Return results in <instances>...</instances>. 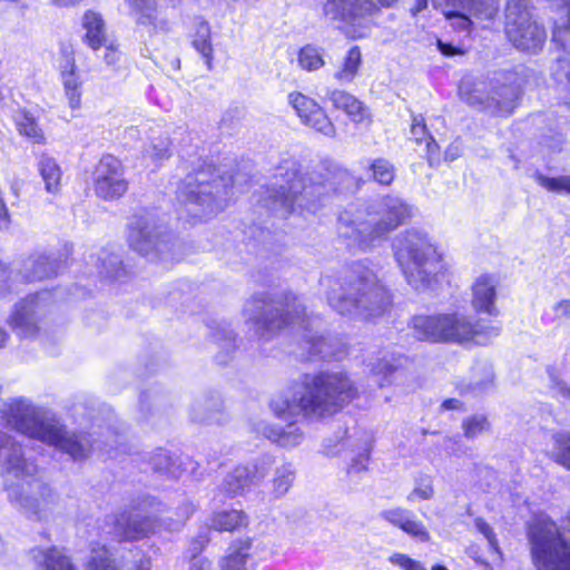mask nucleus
<instances>
[{
	"instance_id": "1",
	"label": "nucleus",
	"mask_w": 570,
	"mask_h": 570,
	"mask_svg": "<svg viewBox=\"0 0 570 570\" xmlns=\"http://www.w3.org/2000/svg\"><path fill=\"white\" fill-rule=\"evenodd\" d=\"M291 390L292 399L278 395L269 402L273 414L289 429L274 425L263 429L266 439L284 448L298 445L303 440V432L294 426L299 415L306 421L331 419L361 397L356 382L344 370L304 373L292 383Z\"/></svg>"
},
{
	"instance_id": "2",
	"label": "nucleus",
	"mask_w": 570,
	"mask_h": 570,
	"mask_svg": "<svg viewBox=\"0 0 570 570\" xmlns=\"http://www.w3.org/2000/svg\"><path fill=\"white\" fill-rule=\"evenodd\" d=\"M277 170L274 177L281 183L268 188V199L288 213L315 214L333 195L351 188L354 183L352 173L336 165H325L308 174L303 173L297 164L289 167L281 165Z\"/></svg>"
},
{
	"instance_id": "3",
	"label": "nucleus",
	"mask_w": 570,
	"mask_h": 570,
	"mask_svg": "<svg viewBox=\"0 0 570 570\" xmlns=\"http://www.w3.org/2000/svg\"><path fill=\"white\" fill-rule=\"evenodd\" d=\"M336 285L328 292L327 301L341 315L358 314L372 320L384 315L392 306L391 291L374 271L361 262L351 264Z\"/></svg>"
},
{
	"instance_id": "4",
	"label": "nucleus",
	"mask_w": 570,
	"mask_h": 570,
	"mask_svg": "<svg viewBox=\"0 0 570 570\" xmlns=\"http://www.w3.org/2000/svg\"><path fill=\"white\" fill-rule=\"evenodd\" d=\"M1 419L29 439L55 446L73 459L85 458V446L75 433L53 419L42 416L39 410L23 399H13L1 410Z\"/></svg>"
},
{
	"instance_id": "5",
	"label": "nucleus",
	"mask_w": 570,
	"mask_h": 570,
	"mask_svg": "<svg viewBox=\"0 0 570 570\" xmlns=\"http://www.w3.org/2000/svg\"><path fill=\"white\" fill-rule=\"evenodd\" d=\"M530 557L537 570H570V539L551 517L534 514L525 523Z\"/></svg>"
},
{
	"instance_id": "6",
	"label": "nucleus",
	"mask_w": 570,
	"mask_h": 570,
	"mask_svg": "<svg viewBox=\"0 0 570 570\" xmlns=\"http://www.w3.org/2000/svg\"><path fill=\"white\" fill-rule=\"evenodd\" d=\"M410 326L416 340L429 343H476L481 336L498 331L459 313L417 314Z\"/></svg>"
},
{
	"instance_id": "7",
	"label": "nucleus",
	"mask_w": 570,
	"mask_h": 570,
	"mask_svg": "<svg viewBox=\"0 0 570 570\" xmlns=\"http://www.w3.org/2000/svg\"><path fill=\"white\" fill-rule=\"evenodd\" d=\"M394 255L407 283L429 286L436 281L442 257L425 233L406 229L397 240Z\"/></svg>"
},
{
	"instance_id": "8",
	"label": "nucleus",
	"mask_w": 570,
	"mask_h": 570,
	"mask_svg": "<svg viewBox=\"0 0 570 570\" xmlns=\"http://www.w3.org/2000/svg\"><path fill=\"white\" fill-rule=\"evenodd\" d=\"M504 35L517 49L541 50L547 39L546 28L533 17L527 0H508L504 8Z\"/></svg>"
},
{
	"instance_id": "9",
	"label": "nucleus",
	"mask_w": 570,
	"mask_h": 570,
	"mask_svg": "<svg viewBox=\"0 0 570 570\" xmlns=\"http://www.w3.org/2000/svg\"><path fill=\"white\" fill-rule=\"evenodd\" d=\"M224 187L226 176L219 166L212 160L203 159L180 180L177 194L187 204L210 206L216 203Z\"/></svg>"
},
{
	"instance_id": "10",
	"label": "nucleus",
	"mask_w": 570,
	"mask_h": 570,
	"mask_svg": "<svg viewBox=\"0 0 570 570\" xmlns=\"http://www.w3.org/2000/svg\"><path fill=\"white\" fill-rule=\"evenodd\" d=\"M376 217L372 222L361 223L351 235L361 248L370 247L373 242L385 238L390 233L406 224L412 216L411 207L402 199L386 196L383 198Z\"/></svg>"
},
{
	"instance_id": "11",
	"label": "nucleus",
	"mask_w": 570,
	"mask_h": 570,
	"mask_svg": "<svg viewBox=\"0 0 570 570\" xmlns=\"http://www.w3.org/2000/svg\"><path fill=\"white\" fill-rule=\"evenodd\" d=\"M94 195L102 202H117L124 198L130 188L126 177V165L111 153L102 154L91 170Z\"/></svg>"
},
{
	"instance_id": "12",
	"label": "nucleus",
	"mask_w": 570,
	"mask_h": 570,
	"mask_svg": "<svg viewBox=\"0 0 570 570\" xmlns=\"http://www.w3.org/2000/svg\"><path fill=\"white\" fill-rule=\"evenodd\" d=\"M50 304L43 292L26 295L18 301L8 318V325L22 338L33 340L46 328Z\"/></svg>"
},
{
	"instance_id": "13",
	"label": "nucleus",
	"mask_w": 570,
	"mask_h": 570,
	"mask_svg": "<svg viewBox=\"0 0 570 570\" xmlns=\"http://www.w3.org/2000/svg\"><path fill=\"white\" fill-rule=\"evenodd\" d=\"M400 0H327L323 13L332 21L352 26L358 19L377 13L383 8H391Z\"/></svg>"
},
{
	"instance_id": "14",
	"label": "nucleus",
	"mask_w": 570,
	"mask_h": 570,
	"mask_svg": "<svg viewBox=\"0 0 570 570\" xmlns=\"http://www.w3.org/2000/svg\"><path fill=\"white\" fill-rule=\"evenodd\" d=\"M287 100L304 126L325 136L335 135L336 130L332 119L315 98L301 91H292L288 94Z\"/></svg>"
},
{
	"instance_id": "15",
	"label": "nucleus",
	"mask_w": 570,
	"mask_h": 570,
	"mask_svg": "<svg viewBox=\"0 0 570 570\" xmlns=\"http://www.w3.org/2000/svg\"><path fill=\"white\" fill-rule=\"evenodd\" d=\"M156 523L153 517H134L125 510L114 517L109 533L117 543L141 541L155 532Z\"/></svg>"
},
{
	"instance_id": "16",
	"label": "nucleus",
	"mask_w": 570,
	"mask_h": 570,
	"mask_svg": "<svg viewBox=\"0 0 570 570\" xmlns=\"http://www.w3.org/2000/svg\"><path fill=\"white\" fill-rule=\"evenodd\" d=\"M139 30L149 38L170 31V21L156 0H126Z\"/></svg>"
},
{
	"instance_id": "17",
	"label": "nucleus",
	"mask_w": 570,
	"mask_h": 570,
	"mask_svg": "<svg viewBox=\"0 0 570 570\" xmlns=\"http://www.w3.org/2000/svg\"><path fill=\"white\" fill-rule=\"evenodd\" d=\"M305 318V307L297 302L293 294H285L281 307L271 316L258 321L263 333L275 335L289 328L296 320Z\"/></svg>"
},
{
	"instance_id": "18",
	"label": "nucleus",
	"mask_w": 570,
	"mask_h": 570,
	"mask_svg": "<svg viewBox=\"0 0 570 570\" xmlns=\"http://www.w3.org/2000/svg\"><path fill=\"white\" fill-rule=\"evenodd\" d=\"M60 56L62 63L60 65L59 75L63 92L70 109L78 110L81 107L83 81L79 75L75 51L70 47H63L60 50Z\"/></svg>"
},
{
	"instance_id": "19",
	"label": "nucleus",
	"mask_w": 570,
	"mask_h": 570,
	"mask_svg": "<svg viewBox=\"0 0 570 570\" xmlns=\"http://www.w3.org/2000/svg\"><path fill=\"white\" fill-rule=\"evenodd\" d=\"M471 305L476 314L485 313L497 316L499 311L495 306L497 279L491 274H482L471 286Z\"/></svg>"
},
{
	"instance_id": "20",
	"label": "nucleus",
	"mask_w": 570,
	"mask_h": 570,
	"mask_svg": "<svg viewBox=\"0 0 570 570\" xmlns=\"http://www.w3.org/2000/svg\"><path fill=\"white\" fill-rule=\"evenodd\" d=\"M80 26L83 31L81 41L92 52L100 51L105 42L110 39L107 22L99 11L86 10L81 17Z\"/></svg>"
},
{
	"instance_id": "21",
	"label": "nucleus",
	"mask_w": 570,
	"mask_h": 570,
	"mask_svg": "<svg viewBox=\"0 0 570 570\" xmlns=\"http://www.w3.org/2000/svg\"><path fill=\"white\" fill-rule=\"evenodd\" d=\"M328 99L334 109L343 111L355 125L372 122L370 109L357 97L342 89H334L328 92Z\"/></svg>"
},
{
	"instance_id": "22",
	"label": "nucleus",
	"mask_w": 570,
	"mask_h": 570,
	"mask_svg": "<svg viewBox=\"0 0 570 570\" xmlns=\"http://www.w3.org/2000/svg\"><path fill=\"white\" fill-rule=\"evenodd\" d=\"M253 538L243 537L233 540L219 561L220 570H249L247 561L252 557Z\"/></svg>"
},
{
	"instance_id": "23",
	"label": "nucleus",
	"mask_w": 570,
	"mask_h": 570,
	"mask_svg": "<svg viewBox=\"0 0 570 570\" xmlns=\"http://www.w3.org/2000/svg\"><path fill=\"white\" fill-rule=\"evenodd\" d=\"M250 519L244 510L225 509L214 511L209 528L216 532H238L249 527Z\"/></svg>"
},
{
	"instance_id": "24",
	"label": "nucleus",
	"mask_w": 570,
	"mask_h": 570,
	"mask_svg": "<svg viewBox=\"0 0 570 570\" xmlns=\"http://www.w3.org/2000/svg\"><path fill=\"white\" fill-rule=\"evenodd\" d=\"M13 122L18 134L30 144L39 146L47 144L43 129L39 125L37 117L29 109H19L13 118Z\"/></svg>"
},
{
	"instance_id": "25",
	"label": "nucleus",
	"mask_w": 570,
	"mask_h": 570,
	"mask_svg": "<svg viewBox=\"0 0 570 570\" xmlns=\"http://www.w3.org/2000/svg\"><path fill=\"white\" fill-rule=\"evenodd\" d=\"M40 558L38 568L41 570H79L75 560L63 548L49 546L37 550Z\"/></svg>"
},
{
	"instance_id": "26",
	"label": "nucleus",
	"mask_w": 570,
	"mask_h": 570,
	"mask_svg": "<svg viewBox=\"0 0 570 570\" xmlns=\"http://www.w3.org/2000/svg\"><path fill=\"white\" fill-rule=\"evenodd\" d=\"M254 473L247 466L234 468L224 479L222 488L225 494L234 498L243 494L254 483Z\"/></svg>"
},
{
	"instance_id": "27",
	"label": "nucleus",
	"mask_w": 570,
	"mask_h": 570,
	"mask_svg": "<svg viewBox=\"0 0 570 570\" xmlns=\"http://www.w3.org/2000/svg\"><path fill=\"white\" fill-rule=\"evenodd\" d=\"M465 9L475 22L488 28L499 17L500 0H465Z\"/></svg>"
},
{
	"instance_id": "28",
	"label": "nucleus",
	"mask_w": 570,
	"mask_h": 570,
	"mask_svg": "<svg viewBox=\"0 0 570 570\" xmlns=\"http://www.w3.org/2000/svg\"><path fill=\"white\" fill-rule=\"evenodd\" d=\"M90 556L85 562V570H120V566L110 548L100 542L90 544Z\"/></svg>"
},
{
	"instance_id": "29",
	"label": "nucleus",
	"mask_w": 570,
	"mask_h": 570,
	"mask_svg": "<svg viewBox=\"0 0 570 570\" xmlns=\"http://www.w3.org/2000/svg\"><path fill=\"white\" fill-rule=\"evenodd\" d=\"M38 171L43 180L45 189L50 194H58L62 180V170L58 161L53 157L42 154L38 161Z\"/></svg>"
},
{
	"instance_id": "30",
	"label": "nucleus",
	"mask_w": 570,
	"mask_h": 570,
	"mask_svg": "<svg viewBox=\"0 0 570 570\" xmlns=\"http://www.w3.org/2000/svg\"><path fill=\"white\" fill-rule=\"evenodd\" d=\"M362 63L363 55L361 48L356 45L352 46L334 72V78L341 83L353 82L360 72Z\"/></svg>"
},
{
	"instance_id": "31",
	"label": "nucleus",
	"mask_w": 570,
	"mask_h": 570,
	"mask_svg": "<svg viewBox=\"0 0 570 570\" xmlns=\"http://www.w3.org/2000/svg\"><path fill=\"white\" fill-rule=\"evenodd\" d=\"M191 46L204 58L207 69L212 70L214 47L212 43V28L207 21L202 20L197 22Z\"/></svg>"
},
{
	"instance_id": "32",
	"label": "nucleus",
	"mask_w": 570,
	"mask_h": 570,
	"mask_svg": "<svg viewBox=\"0 0 570 570\" xmlns=\"http://www.w3.org/2000/svg\"><path fill=\"white\" fill-rule=\"evenodd\" d=\"M298 66L307 71H317L325 66L323 50L313 45H305L297 51Z\"/></svg>"
},
{
	"instance_id": "33",
	"label": "nucleus",
	"mask_w": 570,
	"mask_h": 570,
	"mask_svg": "<svg viewBox=\"0 0 570 570\" xmlns=\"http://www.w3.org/2000/svg\"><path fill=\"white\" fill-rule=\"evenodd\" d=\"M368 171L370 178L381 186H390L395 179V167L384 157L371 160Z\"/></svg>"
},
{
	"instance_id": "34",
	"label": "nucleus",
	"mask_w": 570,
	"mask_h": 570,
	"mask_svg": "<svg viewBox=\"0 0 570 570\" xmlns=\"http://www.w3.org/2000/svg\"><path fill=\"white\" fill-rule=\"evenodd\" d=\"M553 451L550 460L570 471V432H558L552 436Z\"/></svg>"
},
{
	"instance_id": "35",
	"label": "nucleus",
	"mask_w": 570,
	"mask_h": 570,
	"mask_svg": "<svg viewBox=\"0 0 570 570\" xmlns=\"http://www.w3.org/2000/svg\"><path fill=\"white\" fill-rule=\"evenodd\" d=\"M209 542L207 535H197L190 540V548L188 549V556L190 560H194L188 570H209L210 561L207 558L197 557L204 551Z\"/></svg>"
},
{
	"instance_id": "36",
	"label": "nucleus",
	"mask_w": 570,
	"mask_h": 570,
	"mask_svg": "<svg viewBox=\"0 0 570 570\" xmlns=\"http://www.w3.org/2000/svg\"><path fill=\"white\" fill-rule=\"evenodd\" d=\"M462 431L466 440H473L491 429V423L485 414H473L462 421Z\"/></svg>"
},
{
	"instance_id": "37",
	"label": "nucleus",
	"mask_w": 570,
	"mask_h": 570,
	"mask_svg": "<svg viewBox=\"0 0 570 570\" xmlns=\"http://www.w3.org/2000/svg\"><path fill=\"white\" fill-rule=\"evenodd\" d=\"M442 14L448 20H453L451 28L454 32L471 35L475 29V21L465 12L459 10H443Z\"/></svg>"
},
{
	"instance_id": "38",
	"label": "nucleus",
	"mask_w": 570,
	"mask_h": 570,
	"mask_svg": "<svg viewBox=\"0 0 570 570\" xmlns=\"http://www.w3.org/2000/svg\"><path fill=\"white\" fill-rule=\"evenodd\" d=\"M295 472L291 465L277 469L273 479V490L276 497L284 495L293 484Z\"/></svg>"
},
{
	"instance_id": "39",
	"label": "nucleus",
	"mask_w": 570,
	"mask_h": 570,
	"mask_svg": "<svg viewBox=\"0 0 570 570\" xmlns=\"http://www.w3.org/2000/svg\"><path fill=\"white\" fill-rule=\"evenodd\" d=\"M101 50H104L102 61L106 66L118 70L122 59L120 45L116 40L109 39L105 42V46L101 47Z\"/></svg>"
},
{
	"instance_id": "40",
	"label": "nucleus",
	"mask_w": 570,
	"mask_h": 570,
	"mask_svg": "<svg viewBox=\"0 0 570 570\" xmlns=\"http://www.w3.org/2000/svg\"><path fill=\"white\" fill-rule=\"evenodd\" d=\"M401 530L419 542L426 543L431 540L428 528L421 521L407 518Z\"/></svg>"
},
{
	"instance_id": "41",
	"label": "nucleus",
	"mask_w": 570,
	"mask_h": 570,
	"mask_svg": "<svg viewBox=\"0 0 570 570\" xmlns=\"http://www.w3.org/2000/svg\"><path fill=\"white\" fill-rule=\"evenodd\" d=\"M404 358L405 356L402 354L394 355L391 360L380 358L374 366V371L383 377L391 376L403 367L402 361Z\"/></svg>"
},
{
	"instance_id": "42",
	"label": "nucleus",
	"mask_w": 570,
	"mask_h": 570,
	"mask_svg": "<svg viewBox=\"0 0 570 570\" xmlns=\"http://www.w3.org/2000/svg\"><path fill=\"white\" fill-rule=\"evenodd\" d=\"M410 132L412 136L411 139L416 145H422L423 141L432 136L428 129L425 118L422 115L412 116Z\"/></svg>"
},
{
	"instance_id": "43",
	"label": "nucleus",
	"mask_w": 570,
	"mask_h": 570,
	"mask_svg": "<svg viewBox=\"0 0 570 570\" xmlns=\"http://www.w3.org/2000/svg\"><path fill=\"white\" fill-rule=\"evenodd\" d=\"M535 181L546 190L550 193H564L567 176L549 177L542 174H537Z\"/></svg>"
},
{
	"instance_id": "44",
	"label": "nucleus",
	"mask_w": 570,
	"mask_h": 570,
	"mask_svg": "<svg viewBox=\"0 0 570 570\" xmlns=\"http://www.w3.org/2000/svg\"><path fill=\"white\" fill-rule=\"evenodd\" d=\"M6 469L16 478H23L24 475L32 474V471L29 469V463L21 454L10 455L6 461Z\"/></svg>"
},
{
	"instance_id": "45",
	"label": "nucleus",
	"mask_w": 570,
	"mask_h": 570,
	"mask_svg": "<svg viewBox=\"0 0 570 570\" xmlns=\"http://www.w3.org/2000/svg\"><path fill=\"white\" fill-rule=\"evenodd\" d=\"M389 561L392 564L400 567L402 570H425L424 566L420 561L402 552L393 553L389 557Z\"/></svg>"
},
{
	"instance_id": "46",
	"label": "nucleus",
	"mask_w": 570,
	"mask_h": 570,
	"mask_svg": "<svg viewBox=\"0 0 570 570\" xmlns=\"http://www.w3.org/2000/svg\"><path fill=\"white\" fill-rule=\"evenodd\" d=\"M410 512L404 508H392L381 512V518L387 523L396 527L399 529L402 528V524L406 522Z\"/></svg>"
},
{
	"instance_id": "47",
	"label": "nucleus",
	"mask_w": 570,
	"mask_h": 570,
	"mask_svg": "<svg viewBox=\"0 0 570 570\" xmlns=\"http://www.w3.org/2000/svg\"><path fill=\"white\" fill-rule=\"evenodd\" d=\"M425 146V159L431 167L440 165L442 160L441 148L433 136L423 141Z\"/></svg>"
},
{
	"instance_id": "48",
	"label": "nucleus",
	"mask_w": 570,
	"mask_h": 570,
	"mask_svg": "<svg viewBox=\"0 0 570 570\" xmlns=\"http://www.w3.org/2000/svg\"><path fill=\"white\" fill-rule=\"evenodd\" d=\"M434 494L433 485L430 481H420L412 492L407 495L409 501H415V500H430Z\"/></svg>"
},
{
	"instance_id": "49",
	"label": "nucleus",
	"mask_w": 570,
	"mask_h": 570,
	"mask_svg": "<svg viewBox=\"0 0 570 570\" xmlns=\"http://www.w3.org/2000/svg\"><path fill=\"white\" fill-rule=\"evenodd\" d=\"M474 524L478 531L482 533L484 538L488 540L490 547L493 548L494 550H498L499 543L492 527L482 518H476L474 520Z\"/></svg>"
},
{
	"instance_id": "50",
	"label": "nucleus",
	"mask_w": 570,
	"mask_h": 570,
	"mask_svg": "<svg viewBox=\"0 0 570 570\" xmlns=\"http://www.w3.org/2000/svg\"><path fill=\"white\" fill-rule=\"evenodd\" d=\"M435 46L440 53L444 57H454V56H464L466 53V49L461 46H455L451 42H445L441 39H436Z\"/></svg>"
},
{
	"instance_id": "51",
	"label": "nucleus",
	"mask_w": 570,
	"mask_h": 570,
	"mask_svg": "<svg viewBox=\"0 0 570 570\" xmlns=\"http://www.w3.org/2000/svg\"><path fill=\"white\" fill-rule=\"evenodd\" d=\"M148 242V235L144 232V229L138 227H131L129 232L128 243L129 246L135 250H141L140 243Z\"/></svg>"
},
{
	"instance_id": "52",
	"label": "nucleus",
	"mask_w": 570,
	"mask_h": 570,
	"mask_svg": "<svg viewBox=\"0 0 570 570\" xmlns=\"http://www.w3.org/2000/svg\"><path fill=\"white\" fill-rule=\"evenodd\" d=\"M370 460H371L370 452L365 451V452L360 453L352 460L350 468H348V472L358 473L362 471H366Z\"/></svg>"
},
{
	"instance_id": "53",
	"label": "nucleus",
	"mask_w": 570,
	"mask_h": 570,
	"mask_svg": "<svg viewBox=\"0 0 570 570\" xmlns=\"http://www.w3.org/2000/svg\"><path fill=\"white\" fill-rule=\"evenodd\" d=\"M464 409L465 407H464L463 402H461L454 397L445 399L441 403V410H443V411L464 410Z\"/></svg>"
},
{
	"instance_id": "54",
	"label": "nucleus",
	"mask_w": 570,
	"mask_h": 570,
	"mask_svg": "<svg viewBox=\"0 0 570 570\" xmlns=\"http://www.w3.org/2000/svg\"><path fill=\"white\" fill-rule=\"evenodd\" d=\"M554 311L560 314L561 317L570 320V299H562L557 303Z\"/></svg>"
},
{
	"instance_id": "55",
	"label": "nucleus",
	"mask_w": 570,
	"mask_h": 570,
	"mask_svg": "<svg viewBox=\"0 0 570 570\" xmlns=\"http://www.w3.org/2000/svg\"><path fill=\"white\" fill-rule=\"evenodd\" d=\"M83 0H51V3L56 7V8H72V7H78L79 4L82 3Z\"/></svg>"
},
{
	"instance_id": "56",
	"label": "nucleus",
	"mask_w": 570,
	"mask_h": 570,
	"mask_svg": "<svg viewBox=\"0 0 570 570\" xmlns=\"http://www.w3.org/2000/svg\"><path fill=\"white\" fill-rule=\"evenodd\" d=\"M428 0H415L413 6L410 8V13L412 17H416L420 12L424 11L428 8Z\"/></svg>"
},
{
	"instance_id": "57",
	"label": "nucleus",
	"mask_w": 570,
	"mask_h": 570,
	"mask_svg": "<svg viewBox=\"0 0 570 570\" xmlns=\"http://www.w3.org/2000/svg\"><path fill=\"white\" fill-rule=\"evenodd\" d=\"M455 391L460 396H465L474 391V385L470 383L460 382L455 385Z\"/></svg>"
},
{
	"instance_id": "58",
	"label": "nucleus",
	"mask_w": 570,
	"mask_h": 570,
	"mask_svg": "<svg viewBox=\"0 0 570 570\" xmlns=\"http://www.w3.org/2000/svg\"><path fill=\"white\" fill-rule=\"evenodd\" d=\"M566 79H567V87L564 88V97H563L562 105L564 107H567L568 109H570V71L567 72Z\"/></svg>"
},
{
	"instance_id": "59",
	"label": "nucleus",
	"mask_w": 570,
	"mask_h": 570,
	"mask_svg": "<svg viewBox=\"0 0 570 570\" xmlns=\"http://www.w3.org/2000/svg\"><path fill=\"white\" fill-rule=\"evenodd\" d=\"M134 570H151L149 560H140L135 563Z\"/></svg>"
},
{
	"instance_id": "60",
	"label": "nucleus",
	"mask_w": 570,
	"mask_h": 570,
	"mask_svg": "<svg viewBox=\"0 0 570 570\" xmlns=\"http://www.w3.org/2000/svg\"><path fill=\"white\" fill-rule=\"evenodd\" d=\"M476 562L481 563L484 566V570H493V568L491 567V564L484 560H480L479 558H475V557H472Z\"/></svg>"
},
{
	"instance_id": "61",
	"label": "nucleus",
	"mask_w": 570,
	"mask_h": 570,
	"mask_svg": "<svg viewBox=\"0 0 570 570\" xmlns=\"http://www.w3.org/2000/svg\"><path fill=\"white\" fill-rule=\"evenodd\" d=\"M7 338V333L0 327V347L4 345Z\"/></svg>"
},
{
	"instance_id": "62",
	"label": "nucleus",
	"mask_w": 570,
	"mask_h": 570,
	"mask_svg": "<svg viewBox=\"0 0 570 570\" xmlns=\"http://www.w3.org/2000/svg\"><path fill=\"white\" fill-rule=\"evenodd\" d=\"M431 570H449L444 564H441V563H436V564H433Z\"/></svg>"
},
{
	"instance_id": "63",
	"label": "nucleus",
	"mask_w": 570,
	"mask_h": 570,
	"mask_svg": "<svg viewBox=\"0 0 570 570\" xmlns=\"http://www.w3.org/2000/svg\"><path fill=\"white\" fill-rule=\"evenodd\" d=\"M439 3H441V0H436ZM442 2L446 6H455L456 0H442Z\"/></svg>"
},
{
	"instance_id": "64",
	"label": "nucleus",
	"mask_w": 570,
	"mask_h": 570,
	"mask_svg": "<svg viewBox=\"0 0 570 570\" xmlns=\"http://www.w3.org/2000/svg\"><path fill=\"white\" fill-rule=\"evenodd\" d=\"M564 193L570 195V175L567 176L566 191Z\"/></svg>"
}]
</instances>
